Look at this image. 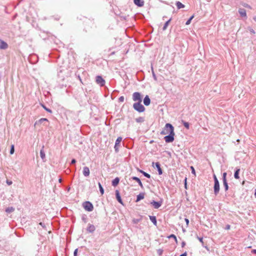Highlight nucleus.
<instances>
[{"instance_id":"9b49d317","label":"nucleus","mask_w":256,"mask_h":256,"mask_svg":"<svg viewBox=\"0 0 256 256\" xmlns=\"http://www.w3.org/2000/svg\"><path fill=\"white\" fill-rule=\"evenodd\" d=\"M116 200L118 202L123 205V202L121 198L120 192L118 190H116Z\"/></svg>"},{"instance_id":"e433bc0d","label":"nucleus","mask_w":256,"mask_h":256,"mask_svg":"<svg viewBox=\"0 0 256 256\" xmlns=\"http://www.w3.org/2000/svg\"><path fill=\"white\" fill-rule=\"evenodd\" d=\"M40 156L42 159H44L45 158V154L43 150H40Z\"/></svg>"},{"instance_id":"f257e3e1","label":"nucleus","mask_w":256,"mask_h":256,"mask_svg":"<svg viewBox=\"0 0 256 256\" xmlns=\"http://www.w3.org/2000/svg\"><path fill=\"white\" fill-rule=\"evenodd\" d=\"M171 131L174 132V128L172 124L167 123L160 132V134L162 135L169 134Z\"/></svg>"},{"instance_id":"5701e85b","label":"nucleus","mask_w":256,"mask_h":256,"mask_svg":"<svg viewBox=\"0 0 256 256\" xmlns=\"http://www.w3.org/2000/svg\"><path fill=\"white\" fill-rule=\"evenodd\" d=\"M240 169L236 168L234 172V177L236 179H238L240 178L239 173H240Z\"/></svg>"},{"instance_id":"680f3d73","label":"nucleus","mask_w":256,"mask_h":256,"mask_svg":"<svg viewBox=\"0 0 256 256\" xmlns=\"http://www.w3.org/2000/svg\"><path fill=\"white\" fill-rule=\"evenodd\" d=\"M254 196L256 198V189L255 190Z\"/></svg>"},{"instance_id":"7c9ffc66","label":"nucleus","mask_w":256,"mask_h":256,"mask_svg":"<svg viewBox=\"0 0 256 256\" xmlns=\"http://www.w3.org/2000/svg\"><path fill=\"white\" fill-rule=\"evenodd\" d=\"M14 152V144H12L10 146V154H13Z\"/></svg>"},{"instance_id":"4468645a","label":"nucleus","mask_w":256,"mask_h":256,"mask_svg":"<svg viewBox=\"0 0 256 256\" xmlns=\"http://www.w3.org/2000/svg\"><path fill=\"white\" fill-rule=\"evenodd\" d=\"M134 2L139 7L142 6L144 5V1L143 0H134Z\"/></svg>"},{"instance_id":"c03bdc74","label":"nucleus","mask_w":256,"mask_h":256,"mask_svg":"<svg viewBox=\"0 0 256 256\" xmlns=\"http://www.w3.org/2000/svg\"><path fill=\"white\" fill-rule=\"evenodd\" d=\"M190 169L192 170V174H195L196 172H195V170H194V168L192 166H191Z\"/></svg>"},{"instance_id":"8fccbe9b","label":"nucleus","mask_w":256,"mask_h":256,"mask_svg":"<svg viewBox=\"0 0 256 256\" xmlns=\"http://www.w3.org/2000/svg\"><path fill=\"white\" fill-rule=\"evenodd\" d=\"M230 226L229 224H227L225 228V229L226 230H228L230 229Z\"/></svg>"},{"instance_id":"72a5a7b5","label":"nucleus","mask_w":256,"mask_h":256,"mask_svg":"<svg viewBox=\"0 0 256 256\" xmlns=\"http://www.w3.org/2000/svg\"><path fill=\"white\" fill-rule=\"evenodd\" d=\"M194 16H191L188 20L186 22V25H188L190 24L191 22V21L192 20V19L194 18Z\"/></svg>"},{"instance_id":"7ed1b4c3","label":"nucleus","mask_w":256,"mask_h":256,"mask_svg":"<svg viewBox=\"0 0 256 256\" xmlns=\"http://www.w3.org/2000/svg\"><path fill=\"white\" fill-rule=\"evenodd\" d=\"M214 194L216 196L220 192V183H219L218 179L217 178L215 174H214Z\"/></svg>"},{"instance_id":"58836bf2","label":"nucleus","mask_w":256,"mask_h":256,"mask_svg":"<svg viewBox=\"0 0 256 256\" xmlns=\"http://www.w3.org/2000/svg\"><path fill=\"white\" fill-rule=\"evenodd\" d=\"M226 172H224L222 174V180H226Z\"/></svg>"},{"instance_id":"4be33fe9","label":"nucleus","mask_w":256,"mask_h":256,"mask_svg":"<svg viewBox=\"0 0 256 256\" xmlns=\"http://www.w3.org/2000/svg\"><path fill=\"white\" fill-rule=\"evenodd\" d=\"M144 193H140L139 194H138L136 196V202H139L141 200H142L144 198Z\"/></svg>"},{"instance_id":"e2e57ef3","label":"nucleus","mask_w":256,"mask_h":256,"mask_svg":"<svg viewBox=\"0 0 256 256\" xmlns=\"http://www.w3.org/2000/svg\"><path fill=\"white\" fill-rule=\"evenodd\" d=\"M246 6L248 7V8H250V6H249L248 4H246Z\"/></svg>"},{"instance_id":"b1692460","label":"nucleus","mask_w":256,"mask_h":256,"mask_svg":"<svg viewBox=\"0 0 256 256\" xmlns=\"http://www.w3.org/2000/svg\"><path fill=\"white\" fill-rule=\"evenodd\" d=\"M176 5L178 9L182 8H184V5L183 4L182 2H176Z\"/></svg>"},{"instance_id":"6e6d98bb","label":"nucleus","mask_w":256,"mask_h":256,"mask_svg":"<svg viewBox=\"0 0 256 256\" xmlns=\"http://www.w3.org/2000/svg\"><path fill=\"white\" fill-rule=\"evenodd\" d=\"M186 179H185V188H186Z\"/></svg>"},{"instance_id":"5fc2aeb1","label":"nucleus","mask_w":256,"mask_h":256,"mask_svg":"<svg viewBox=\"0 0 256 256\" xmlns=\"http://www.w3.org/2000/svg\"><path fill=\"white\" fill-rule=\"evenodd\" d=\"M42 226L44 227V224L42 223V222H40L39 224Z\"/></svg>"},{"instance_id":"cd10ccee","label":"nucleus","mask_w":256,"mask_h":256,"mask_svg":"<svg viewBox=\"0 0 256 256\" xmlns=\"http://www.w3.org/2000/svg\"><path fill=\"white\" fill-rule=\"evenodd\" d=\"M138 171L142 173L144 176H146L147 178H150V175L148 174V173L143 171L142 170H139Z\"/></svg>"},{"instance_id":"bb28decb","label":"nucleus","mask_w":256,"mask_h":256,"mask_svg":"<svg viewBox=\"0 0 256 256\" xmlns=\"http://www.w3.org/2000/svg\"><path fill=\"white\" fill-rule=\"evenodd\" d=\"M172 18L169 19L168 21H166L165 24H164V26L162 28V30H166L170 22L171 21Z\"/></svg>"},{"instance_id":"3c124183","label":"nucleus","mask_w":256,"mask_h":256,"mask_svg":"<svg viewBox=\"0 0 256 256\" xmlns=\"http://www.w3.org/2000/svg\"><path fill=\"white\" fill-rule=\"evenodd\" d=\"M185 246H186V242L184 241H183L182 242V247L184 248Z\"/></svg>"},{"instance_id":"0eeeda50","label":"nucleus","mask_w":256,"mask_h":256,"mask_svg":"<svg viewBox=\"0 0 256 256\" xmlns=\"http://www.w3.org/2000/svg\"><path fill=\"white\" fill-rule=\"evenodd\" d=\"M96 82L100 86H102L105 84L104 80L100 76H98L96 78Z\"/></svg>"},{"instance_id":"864d4df0","label":"nucleus","mask_w":256,"mask_h":256,"mask_svg":"<svg viewBox=\"0 0 256 256\" xmlns=\"http://www.w3.org/2000/svg\"><path fill=\"white\" fill-rule=\"evenodd\" d=\"M252 252L254 254H256V249H254V250H252Z\"/></svg>"},{"instance_id":"4c0bfd02","label":"nucleus","mask_w":256,"mask_h":256,"mask_svg":"<svg viewBox=\"0 0 256 256\" xmlns=\"http://www.w3.org/2000/svg\"><path fill=\"white\" fill-rule=\"evenodd\" d=\"M152 76L154 78V80L156 81L157 80V78H156V74H154V70H153V68L152 67Z\"/></svg>"},{"instance_id":"603ef678","label":"nucleus","mask_w":256,"mask_h":256,"mask_svg":"<svg viewBox=\"0 0 256 256\" xmlns=\"http://www.w3.org/2000/svg\"><path fill=\"white\" fill-rule=\"evenodd\" d=\"M180 256H187V254L186 252L181 254Z\"/></svg>"},{"instance_id":"49530a36","label":"nucleus","mask_w":256,"mask_h":256,"mask_svg":"<svg viewBox=\"0 0 256 256\" xmlns=\"http://www.w3.org/2000/svg\"><path fill=\"white\" fill-rule=\"evenodd\" d=\"M78 248L76 249L74 252V256H77Z\"/></svg>"},{"instance_id":"a19ab883","label":"nucleus","mask_w":256,"mask_h":256,"mask_svg":"<svg viewBox=\"0 0 256 256\" xmlns=\"http://www.w3.org/2000/svg\"><path fill=\"white\" fill-rule=\"evenodd\" d=\"M124 96H121L118 98V101L120 102H124Z\"/></svg>"},{"instance_id":"393cba45","label":"nucleus","mask_w":256,"mask_h":256,"mask_svg":"<svg viewBox=\"0 0 256 256\" xmlns=\"http://www.w3.org/2000/svg\"><path fill=\"white\" fill-rule=\"evenodd\" d=\"M44 122H48V120L46 118H42L38 121H36L34 124L36 125L38 124H42Z\"/></svg>"},{"instance_id":"f8f14e48","label":"nucleus","mask_w":256,"mask_h":256,"mask_svg":"<svg viewBox=\"0 0 256 256\" xmlns=\"http://www.w3.org/2000/svg\"><path fill=\"white\" fill-rule=\"evenodd\" d=\"M82 174L84 176H88L90 175V169L87 166H84L83 168Z\"/></svg>"},{"instance_id":"6e6552de","label":"nucleus","mask_w":256,"mask_h":256,"mask_svg":"<svg viewBox=\"0 0 256 256\" xmlns=\"http://www.w3.org/2000/svg\"><path fill=\"white\" fill-rule=\"evenodd\" d=\"M150 204L154 206V208L158 209L162 205V201L160 200L159 202H156L154 200H152L150 202Z\"/></svg>"},{"instance_id":"de8ad7c7","label":"nucleus","mask_w":256,"mask_h":256,"mask_svg":"<svg viewBox=\"0 0 256 256\" xmlns=\"http://www.w3.org/2000/svg\"><path fill=\"white\" fill-rule=\"evenodd\" d=\"M76 160L74 158H72L71 161V164H76Z\"/></svg>"},{"instance_id":"4d7b16f0","label":"nucleus","mask_w":256,"mask_h":256,"mask_svg":"<svg viewBox=\"0 0 256 256\" xmlns=\"http://www.w3.org/2000/svg\"><path fill=\"white\" fill-rule=\"evenodd\" d=\"M253 19L256 22V16H254Z\"/></svg>"},{"instance_id":"2eb2a0df","label":"nucleus","mask_w":256,"mask_h":256,"mask_svg":"<svg viewBox=\"0 0 256 256\" xmlns=\"http://www.w3.org/2000/svg\"><path fill=\"white\" fill-rule=\"evenodd\" d=\"M8 48V44L3 40L0 42V49L6 50Z\"/></svg>"},{"instance_id":"c85d7f7f","label":"nucleus","mask_w":256,"mask_h":256,"mask_svg":"<svg viewBox=\"0 0 256 256\" xmlns=\"http://www.w3.org/2000/svg\"><path fill=\"white\" fill-rule=\"evenodd\" d=\"M144 119L143 117L140 116L136 119V122L138 123H140L142 122H144Z\"/></svg>"},{"instance_id":"ddd939ff","label":"nucleus","mask_w":256,"mask_h":256,"mask_svg":"<svg viewBox=\"0 0 256 256\" xmlns=\"http://www.w3.org/2000/svg\"><path fill=\"white\" fill-rule=\"evenodd\" d=\"M144 104L145 106H148L150 104V99L148 96L146 95L144 99Z\"/></svg>"},{"instance_id":"dca6fc26","label":"nucleus","mask_w":256,"mask_h":256,"mask_svg":"<svg viewBox=\"0 0 256 256\" xmlns=\"http://www.w3.org/2000/svg\"><path fill=\"white\" fill-rule=\"evenodd\" d=\"M156 168H157L158 174L161 175L162 174V170L160 168V164L158 162L155 163Z\"/></svg>"},{"instance_id":"423d86ee","label":"nucleus","mask_w":256,"mask_h":256,"mask_svg":"<svg viewBox=\"0 0 256 256\" xmlns=\"http://www.w3.org/2000/svg\"><path fill=\"white\" fill-rule=\"evenodd\" d=\"M82 206L84 210L88 212H92L94 209L92 204L89 201L84 202Z\"/></svg>"},{"instance_id":"c756f323","label":"nucleus","mask_w":256,"mask_h":256,"mask_svg":"<svg viewBox=\"0 0 256 256\" xmlns=\"http://www.w3.org/2000/svg\"><path fill=\"white\" fill-rule=\"evenodd\" d=\"M98 185L100 191V192L101 194H104V188H102V184H100V182H98Z\"/></svg>"},{"instance_id":"bf43d9fd","label":"nucleus","mask_w":256,"mask_h":256,"mask_svg":"<svg viewBox=\"0 0 256 256\" xmlns=\"http://www.w3.org/2000/svg\"><path fill=\"white\" fill-rule=\"evenodd\" d=\"M186 231V230L184 228H182V232H185Z\"/></svg>"},{"instance_id":"f03ea898","label":"nucleus","mask_w":256,"mask_h":256,"mask_svg":"<svg viewBox=\"0 0 256 256\" xmlns=\"http://www.w3.org/2000/svg\"><path fill=\"white\" fill-rule=\"evenodd\" d=\"M133 108L138 112H142L145 110V108L142 104V102H134L133 104Z\"/></svg>"},{"instance_id":"2f4dec72","label":"nucleus","mask_w":256,"mask_h":256,"mask_svg":"<svg viewBox=\"0 0 256 256\" xmlns=\"http://www.w3.org/2000/svg\"><path fill=\"white\" fill-rule=\"evenodd\" d=\"M42 106L48 112L52 113V110L50 108H47L44 104H41Z\"/></svg>"},{"instance_id":"c9c22d12","label":"nucleus","mask_w":256,"mask_h":256,"mask_svg":"<svg viewBox=\"0 0 256 256\" xmlns=\"http://www.w3.org/2000/svg\"><path fill=\"white\" fill-rule=\"evenodd\" d=\"M169 238H174L175 240V242L177 243L178 242V240H177V238H176V236L174 234H170L168 237Z\"/></svg>"},{"instance_id":"052dcab7","label":"nucleus","mask_w":256,"mask_h":256,"mask_svg":"<svg viewBox=\"0 0 256 256\" xmlns=\"http://www.w3.org/2000/svg\"><path fill=\"white\" fill-rule=\"evenodd\" d=\"M82 220L86 222V218L83 216L82 217Z\"/></svg>"},{"instance_id":"473e14b6","label":"nucleus","mask_w":256,"mask_h":256,"mask_svg":"<svg viewBox=\"0 0 256 256\" xmlns=\"http://www.w3.org/2000/svg\"><path fill=\"white\" fill-rule=\"evenodd\" d=\"M14 209L12 207H8L6 208V212H11L14 211Z\"/></svg>"},{"instance_id":"79ce46f5","label":"nucleus","mask_w":256,"mask_h":256,"mask_svg":"<svg viewBox=\"0 0 256 256\" xmlns=\"http://www.w3.org/2000/svg\"><path fill=\"white\" fill-rule=\"evenodd\" d=\"M184 220L186 222V227H188V225H189V220L187 218H184Z\"/></svg>"},{"instance_id":"f704fd0d","label":"nucleus","mask_w":256,"mask_h":256,"mask_svg":"<svg viewBox=\"0 0 256 256\" xmlns=\"http://www.w3.org/2000/svg\"><path fill=\"white\" fill-rule=\"evenodd\" d=\"M182 124H183V125L187 129L189 128L190 124H189V123L188 122H182Z\"/></svg>"},{"instance_id":"412c9836","label":"nucleus","mask_w":256,"mask_h":256,"mask_svg":"<svg viewBox=\"0 0 256 256\" xmlns=\"http://www.w3.org/2000/svg\"><path fill=\"white\" fill-rule=\"evenodd\" d=\"M142 218L143 216H140V218H133L132 220V222L133 224H136L142 220Z\"/></svg>"},{"instance_id":"a878e982","label":"nucleus","mask_w":256,"mask_h":256,"mask_svg":"<svg viewBox=\"0 0 256 256\" xmlns=\"http://www.w3.org/2000/svg\"><path fill=\"white\" fill-rule=\"evenodd\" d=\"M222 182L224 188V190L226 192L228 190V183L227 182V180H222Z\"/></svg>"},{"instance_id":"20e7f679","label":"nucleus","mask_w":256,"mask_h":256,"mask_svg":"<svg viewBox=\"0 0 256 256\" xmlns=\"http://www.w3.org/2000/svg\"><path fill=\"white\" fill-rule=\"evenodd\" d=\"M132 100L136 102H142V96L139 92H134L132 96Z\"/></svg>"},{"instance_id":"a18cd8bd","label":"nucleus","mask_w":256,"mask_h":256,"mask_svg":"<svg viewBox=\"0 0 256 256\" xmlns=\"http://www.w3.org/2000/svg\"><path fill=\"white\" fill-rule=\"evenodd\" d=\"M197 238H198V239L199 240V241H200L201 243H202V244H203V243H204V242H203V238H200V237L198 236V237H197Z\"/></svg>"},{"instance_id":"ea45409f","label":"nucleus","mask_w":256,"mask_h":256,"mask_svg":"<svg viewBox=\"0 0 256 256\" xmlns=\"http://www.w3.org/2000/svg\"><path fill=\"white\" fill-rule=\"evenodd\" d=\"M248 29L250 30V32L251 34H254L256 33L255 31L252 28L250 27H248Z\"/></svg>"},{"instance_id":"f3484780","label":"nucleus","mask_w":256,"mask_h":256,"mask_svg":"<svg viewBox=\"0 0 256 256\" xmlns=\"http://www.w3.org/2000/svg\"><path fill=\"white\" fill-rule=\"evenodd\" d=\"M238 12L241 16L246 18V10L244 8H240Z\"/></svg>"},{"instance_id":"6ab92c4d","label":"nucleus","mask_w":256,"mask_h":256,"mask_svg":"<svg viewBox=\"0 0 256 256\" xmlns=\"http://www.w3.org/2000/svg\"><path fill=\"white\" fill-rule=\"evenodd\" d=\"M120 178L118 177L116 178L112 181V186H116L119 183Z\"/></svg>"},{"instance_id":"13d9d810","label":"nucleus","mask_w":256,"mask_h":256,"mask_svg":"<svg viewBox=\"0 0 256 256\" xmlns=\"http://www.w3.org/2000/svg\"><path fill=\"white\" fill-rule=\"evenodd\" d=\"M62 178H59V180H58V182H62Z\"/></svg>"},{"instance_id":"37998d69","label":"nucleus","mask_w":256,"mask_h":256,"mask_svg":"<svg viewBox=\"0 0 256 256\" xmlns=\"http://www.w3.org/2000/svg\"><path fill=\"white\" fill-rule=\"evenodd\" d=\"M6 182L8 186H10L12 184V180H6Z\"/></svg>"},{"instance_id":"09e8293b","label":"nucleus","mask_w":256,"mask_h":256,"mask_svg":"<svg viewBox=\"0 0 256 256\" xmlns=\"http://www.w3.org/2000/svg\"><path fill=\"white\" fill-rule=\"evenodd\" d=\"M162 252H163V251H162V250H158V254L160 256L162 255Z\"/></svg>"},{"instance_id":"aec40b11","label":"nucleus","mask_w":256,"mask_h":256,"mask_svg":"<svg viewBox=\"0 0 256 256\" xmlns=\"http://www.w3.org/2000/svg\"><path fill=\"white\" fill-rule=\"evenodd\" d=\"M149 218L151 222L153 223V224L156 226L157 224L156 217L155 216H150Z\"/></svg>"},{"instance_id":"a211bd4d","label":"nucleus","mask_w":256,"mask_h":256,"mask_svg":"<svg viewBox=\"0 0 256 256\" xmlns=\"http://www.w3.org/2000/svg\"><path fill=\"white\" fill-rule=\"evenodd\" d=\"M132 180H136V182H138V184L142 188H144L142 184L138 178L136 176H132Z\"/></svg>"},{"instance_id":"1a4fd4ad","label":"nucleus","mask_w":256,"mask_h":256,"mask_svg":"<svg viewBox=\"0 0 256 256\" xmlns=\"http://www.w3.org/2000/svg\"><path fill=\"white\" fill-rule=\"evenodd\" d=\"M122 138L121 137H118L116 140L114 148L116 152H118L119 144L120 143L122 142Z\"/></svg>"},{"instance_id":"9d476101","label":"nucleus","mask_w":256,"mask_h":256,"mask_svg":"<svg viewBox=\"0 0 256 256\" xmlns=\"http://www.w3.org/2000/svg\"><path fill=\"white\" fill-rule=\"evenodd\" d=\"M96 230V227L94 225L89 224L86 228V230L90 233H92Z\"/></svg>"},{"instance_id":"0e129e2a","label":"nucleus","mask_w":256,"mask_h":256,"mask_svg":"<svg viewBox=\"0 0 256 256\" xmlns=\"http://www.w3.org/2000/svg\"><path fill=\"white\" fill-rule=\"evenodd\" d=\"M154 163L153 162H152V166H154Z\"/></svg>"},{"instance_id":"39448f33","label":"nucleus","mask_w":256,"mask_h":256,"mask_svg":"<svg viewBox=\"0 0 256 256\" xmlns=\"http://www.w3.org/2000/svg\"><path fill=\"white\" fill-rule=\"evenodd\" d=\"M175 134L174 132L171 131L170 133L164 137V140L166 143H170L174 142Z\"/></svg>"}]
</instances>
